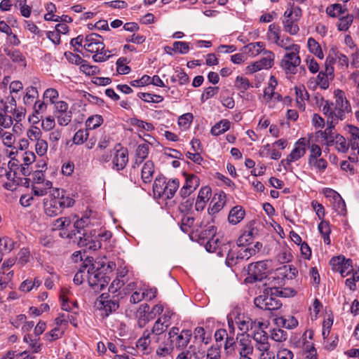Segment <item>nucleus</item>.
<instances>
[{
	"label": "nucleus",
	"mask_w": 359,
	"mask_h": 359,
	"mask_svg": "<svg viewBox=\"0 0 359 359\" xmlns=\"http://www.w3.org/2000/svg\"><path fill=\"white\" fill-rule=\"evenodd\" d=\"M266 282L262 283V286L264 287L262 294L255 298L254 304L256 307L273 313L280 309L283 304L276 295L278 292L276 287H266Z\"/></svg>",
	"instance_id": "f257e3e1"
},
{
	"label": "nucleus",
	"mask_w": 359,
	"mask_h": 359,
	"mask_svg": "<svg viewBox=\"0 0 359 359\" xmlns=\"http://www.w3.org/2000/svg\"><path fill=\"white\" fill-rule=\"evenodd\" d=\"M101 39L100 35L91 33L86 36L83 45L86 51L95 53L93 59L96 62L106 61L110 57V55L107 54L109 51L104 50L105 46Z\"/></svg>",
	"instance_id": "f03ea898"
},
{
	"label": "nucleus",
	"mask_w": 359,
	"mask_h": 359,
	"mask_svg": "<svg viewBox=\"0 0 359 359\" xmlns=\"http://www.w3.org/2000/svg\"><path fill=\"white\" fill-rule=\"evenodd\" d=\"M87 261L90 266L87 270L88 281L89 285L95 292H100L104 290L110 281V278L107 276L99 267H95L93 263V257H87Z\"/></svg>",
	"instance_id": "7ed1b4c3"
},
{
	"label": "nucleus",
	"mask_w": 359,
	"mask_h": 359,
	"mask_svg": "<svg viewBox=\"0 0 359 359\" xmlns=\"http://www.w3.org/2000/svg\"><path fill=\"white\" fill-rule=\"evenodd\" d=\"M179 187L180 182L177 179L166 181L164 177H158L154 180L153 191L158 197L170 199L174 196Z\"/></svg>",
	"instance_id": "20e7f679"
},
{
	"label": "nucleus",
	"mask_w": 359,
	"mask_h": 359,
	"mask_svg": "<svg viewBox=\"0 0 359 359\" xmlns=\"http://www.w3.org/2000/svg\"><path fill=\"white\" fill-rule=\"evenodd\" d=\"M168 339L173 348H183L186 347L191 337V332L189 330H184L180 332L178 327H173L168 332Z\"/></svg>",
	"instance_id": "39448f33"
},
{
	"label": "nucleus",
	"mask_w": 359,
	"mask_h": 359,
	"mask_svg": "<svg viewBox=\"0 0 359 359\" xmlns=\"http://www.w3.org/2000/svg\"><path fill=\"white\" fill-rule=\"evenodd\" d=\"M300 50L290 51L285 54L280 61V67L286 74H296V69L301 63L299 55Z\"/></svg>",
	"instance_id": "423d86ee"
},
{
	"label": "nucleus",
	"mask_w": 359,
	"mask_h": 359,
	"mask_svg": "<svg viewBox=\"0 0 359 359\" xmlns=\"http://www.w3.org/2000/svg\"><path fill=\"white\" fill-rule=\"evenodd\" d=\"M238 343L236 351L239 356L252 355L254 346L250 334L241 333L236 336Z\"/></svg>",
	"instance_id": "0eeeda50"
},
{
	"label": "nucleus",
	"mask_w": 359,
	"mask_h": 359,
	"mask_svg": "<svg viewBox=\"0 0 359 359\" xmlns=\"http://www.w3.org/2000/svg\"><path fill=\"white\" fill-rule=\"evenodd\" d=\"M309 141L305 138H300L295 143L294 148L291 153L287 156V158L282 160V164L285 167L290 165L292 162L296 161L299 159L306 154V145Z\"/></svg>",
	"instance_id": "6e6552de"
},
{
	"label": "nucleus",
	"mask_w": 359,
	"mask_h": 359,
	"mask_svg": "<svg viewBox=\"0 0 359 359\" xmlns=\"http://www.w3.org/2000/svg\"><path fill=\"white\" fill-rule=\"evenodd\" d=\"M78 245L92 250H98L102 246L101 242L97 238L95 230L90 231L89 233H83V236L79 237Z\"/></svg>",
	"instance_id": "1a4fd4ad"
},
{
	"label": "nucleus",
	"mask_w": 359,
	"mask_h": 359,
	"mask_svg": "<svg viewBox=\"0 0 359 359\" xmlns=\"http://www.w3.org/2000/svg\"><path fill=\"white\" fill-rule=\"evenodd\" d=\"M215 234L216 229L212 224L208 225L205 230L201 231L200 236L202 238L208 239L205 245V248L208 252H214L217 248L219 239L217 238H215Z\"/></svg>",
	"instance_id": "9d476101"
},
{
	"label": "nucleus",
	"mask_w": 359,
	"mask_h": 359,
	"mask_svg": "<svg viewBox=\"0 0 359 359\" xmlns=\"http://www.w3.org/2000/svg\"><path fill=\"white\" fill-rule=\"evenodd\" d=\"M251 339L255 341V346L257 351H265L271 348L268 334L264 330H257L252 333Z\"/></svg>",
	"instance_id": "9b49d317"
},
{
	"label": "nucleus",
	"mask_w": 359,
	"mask_h": 359,
	"mask_svg": "<svg viewBox=\"0 0 359 359\" xmlns=\"http://www.w3.org/2000/svg\"><path fill=\"white\" fill-rule=\"evenodd\" d=\"M49 196L50 199H44L45 213L50 217H55L62 213L64 210L58 202V200L57 201L55 198L50 195Z\"/></svg>",
	"instance_id": "f8f14e48"
},
{
	"label": "nucleus",
	"mask_w": 359,
	"mask_h": 359,
	"mask_svg": "<svg viewBox=\"0 0 359 359\" xmlns=\"http://www.w3.org/2000/svg\"><path fill=\"white\" fill-rule=\"evenodd\" d=\"M128 162V152L126 148H116V153L112 160L114 168L117 170H122L125 168Z\"/></svg>",
	"instance_id": "ddd939ff"
},
{
	"label": "nucleus",
	"mask_w": 359,
	"mask_h": 359,
	"mask_svg": "<svg viewBox=\"0 0 359 359\" xmlns=\"http://www.w3.org/2000/svg\"><path fill=\"white\" fill-rule=\"evenodd\" d=\"M50 196L58 200L63 210L73 206L75 203L74 199L66 195V191L63 189H55L50 193Z\"/></svg>",
	"instance_id": "4468645a"
},
{
	"label": "nucleus",
	"mask_w": 359,
	"mask_h": 359,
	"mask_svg": "<svg viewBox=\"0 0 359 359\" xmlns=\"http://www.w3.org/2000/svg\"><path fill=\"white\" fill-rule=\"evenodd\" d=\"M109 297L108 294L103 293L98 298V301L102 306L101 308H102L106 312V316H108L110 313L115 311L119 307L118 300L108 299Z\"/></svg>",
	"instance_id": "2eb2a0df"
},
{
	"label": "nucleus",
	"mask_w": 359,
	"mask_h": 359,
	"mask_svg": "<svg viewBox=\"0 0 359 359\" xmlns=\"http://www.w3.org/2000/svg\"><path fill=\"white\" fill-rule=\"evenodd\" d=\"M266 279V275L265 272L259 271V269H252V266H248V276L245 278V282L250 283H254L256 282L262 283Z\"/></svg>",
	"instance_id": "dca6fc26"
},
{
	"label": "nucleus",
	"mask_w": 359,
	"mask_h": 359,
	"mask_svg": "<svg viewBox=\"0 0 359 359\" xmlns=\"http://www.w3.org/2000/svg\"><path fill=\"white\" fill-rule=\"evenodd\" d=\"M325 194L327 196H332L335 202L334 207L336 210L340 214H344L346 212V204L341 196L337 191L331 189H326Z\"/></svg>",
	"instance_id": "f3484780"
},
{
	"label": "nucleus",
	"mask_w": 359,
	"mask_h": 359,
	"mask_svg": "<svg viewBox=\"0 0 359 359\" xmlns=\"http://www.w3.org/2000/svg\"><path fill=\"white\" fill-rule=\"evenodd\" d=\"M149 309L150 306L147 304H143L140 306L138 325L140 327H143L149 320L154 319V316H151L148 313Z\"/></svg>",
	"instance_id": "a211bd4d"
},
{
	"label": "nucleus",
	"mask_w": 359,
	"mask_h": 359,
	"mask_svg": "<svg viewBox=\"0 0 359 359\" xmlns=\"http://www.w3.org/2000/svg\"><path fill=\"white\" fill-rule=\"evenodd\" d=\"M244 215L245 210L241 206L237 205L229 212L228 220L231 224H236L243 219Z\"/></svg>",
	"instance_id": "6ab92c4d"
},
{
	"label": "nucleus",
	"mask_w": 359,
	"mask_h": 359,
	"mask_svg": "<svg viewBox=\"0 0 359 359\" xmlns=\"http://www.w3.org/2000/svg\"><path fill=\"white\" fill-rule=\"evenodd\" d=\"M337 123L331 120H327V128L321 133L322 137L327 140V144H332L334 142L335 135L334 134V129Z\"/></svg>",
	"instance_id": "aec40b11"
},
{
	"label": "nucleus",
	"mask_w": 359,
	"mask_h": 359,
	"mask_svg": "<svg viewBox=\"0 0 359 359\" xmlns=\"http://www.w3.org/2000/svg\"><path fill=\"white\" fill-rule=\"evenodd\" d=\"M283 20L284 30L291 35H295L298 33L299 28L297 25L299 20H294L293 18H284Z\"/></svg>",
	"instance_id": "412c9836"
},
{
	"label": "nucleus",
	"mask_w": 359,
	"mask_h": 359,
	"mask_svg": "<svg viewBox=\"0 0 359 359\" xmlns=\"http://www.w3.org/2000/svg\"><path fill=\"white\" fill-rule=\"evenodd\" d=\"M154 172V164L151 161H147L142 169V179L145 183L151 181Z\"/></svg>",
	"instance_id": "4be33fe9"
},
{
	"label": "nucleus",
	"mask_w": 359,
	"mask_h": 359,
	"mask_svg": "<svg viewBox=\"0 0 359 359\" xmlns=\"http://www.w3.org/2000/svg\"><path fill=\"white\" fill-rule=\"evenodd\" d=\"M334 95L336 97V102L334 104L337 107H341L346 110V112H350L351 106L348 101L344 97V93L342 90H337L334 91Z\"/></svg>",
	"instance_id": "5701e85b"
},
{
	"label": "nucleus",
	"mask_w": 359,
	"mask_h": 359,
	"mask_svg": "<svg viewBox=\"0 0 359 359\" xmlns=\"http://www.w3.org/2000/svg\"><path fill=\"white\" fill-rule=\"evenodd\" d=\"M276 323L278 325H282L287 329H292L298 325L297 320L293 316H288L287 318L284 317H279L276 318Z\"/></svg>",
	"instance_id": "b1692460"
},
{
	"label": "nucleus",
	"mask_w": 359,
	"mask_h": 359,
	"mask_svg": "<svg viewBox=\"0 0 359 359\" xmlns=\"http://www.w3.org/2000/svg\"><path fill=\"white\" fill-rule=\"evenodd\" d=\"M277 46L287 51H297V50H300V46L294 43L292 39L289 36L283 37Z\"/></svg>",
	"instance_id": "393cba45"
},
{
	"label": "nucleus",
	"mask_w": 359,
	"mask_h": 359,
	"mask_svg": "<svg viewBox=\"0 0 359 359\" xmlns=\"http://www.w3.org/2000/svg\"><path fill=\"white\" fill-rule=\"evenodd\" d=\"M89 223V217H88L76 220L74 224L75 230L72 231L73 234L76 236V233H81L82 230L83 233H88V230L86 228L88 227Z\"/></svg>",
	"instance_id": "a878e982"
},
{
	"label": "nucleus",
	"mask_w": 359,
	"mask_h": 359,
	"mask_svg": "<svg viewBox=\"0 0 359 359\" xmlns=\"http://www.w3.org/2000/svg\"><path fill=\"white\" fill-rule=\"evenodd\" d=\"M149 149L147 144H142L137 147L135 154V164L141 163L147 157Z\"/></svg>",
	"instance_id": "bb28decb"
},
{
	"label": "nucleus",
	"mask_w": 359,
	"mask_h": 359,
	"mask_svg": "<svg viewBox=\"0 0 359 359\" xmlns=\"http://www.w3.org/2000/svg\"><path fill=\"white\" fill-rule=\"evenodd\" d=\"M230 127V122L227 120H222L211 128L213 135H219L227 131Z\"/></svg>",
	"instance_id": "cd10ccee"
},
{
	"label": "nucleus",
	"mask_w": 359,
	"mask_h": 359,
	"mask_svg": "<svg viewBox=\"0 0 359 359\" xmlns=\"http://www.w3.org/2000/svg\"><path fill=\"white\" fill-rule=\"evenodd\" d=\"M173 348H174L168 337L165 341H163L159 345V346L156 349V353L160 356L164 357L171 353Z\"/></svg>",
	"instance_id": "c85d7f7f"
},
{
	"label": "nucleus",
	"mask_w": 359,
	"mask_h": 359,
	"mask_svg": "<svg viewBox=\"0 0 359 359\" xmlns=\"http://www.w3.org/2000/svg\"><path fill=\"white\" fill-rule=\"evenodd\" d=\"M236 341V338L234 339L233 336H231V335H229L226 338L224 346V349L225 353L227 355H231L232 354H233L236 352V348H237Z\"/></svg>",
	"instance_id": "c756f323"
},
{
	"label": "nucleus",
	"mask_w": 359,
	"mask_h": 359,
	"mask_svg": "<svg viewBox=\"0 0 359 359\" xmlns=\"http://www.w3.org/2000/svg\"><path fill=\"white\" fill-rule=\"evenodd\" d=\"M307 43L309 50L311 53H313L320 59H323L324 57L320 46L314 39L309 38Z\"/></svg>",
	"instance_id": "7c9ffc66"
},
{
	"label": "nucleus",
	"mask_w": 359,
	"mask_h": 359,
	"mask_svg": "<svg viewBox=\"0 0 359 359\" xmlns=\"http://www.w3.org/2000/svg\"><path fill=\"white\" fill-rule=\"evenodd\" d=\"M336 149L341 153H346L349 148V144L346 142L345 137L339 134L335 135L334 142Z\"/></svg>",
	"instance_id": "2f4dec72"
},
{
	"label": "nucleus",
	"mask_w": 359,
	"mask_h": 359,
	"mask_svg": "<svg viewBox=\"0 0 359 359\" xmlns=\"http://www.w3.org/2000/svg\"><path fill=\"white\" fill-rule=\"evenodd\" d=\"M184 175L186 177V182L184 186L187 187L190 191L194 192L200 184L199 178L194 174L187 175L184 172Z\"/></svg>",
	"instance_id": "473e14b6"
},
{
	"label": "nucleus",
	"mask_w": 359,
	"mask_h": 359,
	"mask_svg": "<svg viewBox=\"0 0 359 359\" xmlns=\"http://www.w3.org/2000/svg\"><path fill=\"white\" fill-rule=\"evenodd\" d=\"M76 318L72 314L60 313L55 318V323L57 325H61L63 323L67 324L68 323H72L74 326L76 327Z\"/></svg>",
	"instance_id": "72a5a7b5"
},
{
	"label": "nucleus",
	"mask_w": 359,
	"mask_h": 359,
	"mask_svg": "<svg viewBox=\"0 0 359 359\" xmlns=\"http://www.w3.org/2000/svg\"><path fill=\"white\" fill-rule=\"evenodd\" d=\"M347 9L344 8L339 4H334L330 6H328L326 9L327 13L331 17H338L341 14H344L346 12Z\"/></svg>",
	"instance_id": "f704fd0d"
},
{
	"label": "nucleus",
	"mask_w": 359,
	"mask_h": 359,
	"mask_svg": "<svg viewBox=\"0 0 359 359\" xmlns=\"http://www.w3.org/2000/svg\"><path fill=\"white\" fill-rule=\"evenodd\" d=\"M137 97L147 102L159 103L163 101L162 96L148 93H139Z\"/></svg>",
	"instance_id": "c9c22d12"
},
{
	"label": "nucleus",
	"mask_w": 359,
	"mask_h": 359,
	"mask_svg": "<svg viewBox=\"0 0 359 359\" xmlns=\"http://www.w3.org/2000/svg\"><path fill=\"white\" fill-rule=\"evenodd\" d=\"M349 133L351 135V145L353 149H356L359 147V128L350 126Z\"/></svg>",
	"instance_id": "e433bc0d"
},
{
	"label": "nucleus",
	"mask_w": 359,
	"mask_h": 359,
	"mask_svg": "<svg viewBox=\"0 0 359 359\" xmlns=\"http://www.w3.org/2000/svg\"><path fill=\"white\" fill-rule=\"evenodd\" d=\"M344 260V256L334 257L331 259L330 264L334 271L339 272L341 274L344 273L345 269L343 270L342 265Z\"/></svg>",
	"instance_id": "4c0bfd02"
},
{
	"label": "nucleus",
	"mask_w": 359,
	"mask_h": 359,
	"mask_svg": "<svg viewBox=\"0 0 359 359\" xmlns=\"http://www.w3.org/2000/svg\"><path fill=\"white\" fill-rule=\"evenodd\" d=\"M90 266V264L88 262L87 259L85 260L81 268L79 270V271L75 274L74 277V283L76 285H81L84 280V273L85 271L88 270Z\"/></svg>",
	"instance_id": "58836bf2"
},
{
	"label": "nucleus",
	"mask_w": 359,
	"mask_h": 359,
	"mask_svg": "<svg viewBox=\"0 0 359 359\" xmlns=\"http://www.w3.org/2000/svg\"><path fill=\"white\" fill-rule=\"evenodd\" d=\"M253 240V232L252 231H245L244 232L237 241L238 246H245L248 244H250Z\"/></svg>",
	"instance_id": "ea45409f"
},
{
	"label": "nucleus",
	"mask_w": 359,
	"mask_h": 359,
	"mask_svg": "<svg viewBox=\"0 0 359 359\" xmlns=\"http://www.w3.org/2000/svg\"><path fill=\"white\" fill-rule=\"evenodd\" d=\"M6 55L11 58L14 62H21L25 60V57L18 50H9L8 48L4 49Z\"/></svg>",
	"instance_id": "a19ab883"
},
{
	"label": "nucleus",
	"mask_w": 359,
	"mask_h": 359,
	"mask_svg": "<svg viewBox=\"0 0 359 359\" xmlns=\"http://www.w3.org/2000/svg\"><path fill=\"white\" fill-rule=\"evenodd\" d=\"M72 111L67 110L65 112L60 113L55 116L60 126H67L72 121Z\"/></svg>",
	"instance_id": "79ce46f5"
},
{
	"label": "nucleus",
	"mask_w": 359,
	"mask_h": 359,
	"mask_svg": "<svg viewBox=\"0 0 359 359\" xmlns=\"http://www.w3.org/2000/svg\"><path fill=\"white\" fill-rule=\"evenodd\" d=\"M194 218L191 216L184 215L180 224V229L184 233H188L192 227Z\"/></svg>",
	"instance_id": "37998d69"
},
{
	"label": "nucleus",
	"mask_w": 359,
	"mask_h": 359,
	"mask_svg": "<svg viewBox=\"0 0 359 359\" xmlns=\"http://www.w3.org/2000/svg\"><path fill=\"white\" fill-rule=\"evenodd\" d=\"M353 20V15H347L339 18V22L337 25L339 31H346L352 24Z\"/></svg>",
	"instance_id": "c03bdc74"
},
{
	"label": "nucleus",
	"mask_w": 359,
	"mask_h": 359,
	"mask_svg": "<svg viewBox=\"0 0 359 359\" xmlns=\"http://www.w3.org/2000/svg\"><path fill=\"white\" fill-rule=\"evenodd\" d=\"M194 336L196 339H200L201 341L205 344H209L211 340V335L208 334V336H206L205 331L204 328L202 327H197L194 330Z\"/></svg>",
	"instance_id": "a18cd8bd"
},
{
	"label": "nucleus",
	"mask_w": 359,
	"mask_h": 359,
	"mask_svg": "<svg viewBox=\"0 0 359 359\" xmlns=\"http://www.w3.org/2000/svg\"><path fill=\"white\" fill-rule=\"evenodd\" d=\"M103 123V118L100 115H94L90 116L86 121V126L90 129H95Z\"/></svg>",
	"instance_id": "49530a36"
},
{
	"label": "nucleus",
	"mask_w": 359,
	"mask_h": 359,
	"mask_svg": "<svg viewBox=\"0 0 359 359\" xmlns=\"http://www.w3.org/2000/svg\"><path fill=\"white\" fill-rule=\"evenodd\" d=\"M271 338L276 341H285L287 339V333L281 329H273L271 333Z\"/></svg>",
	"instance_id": "de8ad7c7"
},
{
	"label": "nucleus",
	"mask_w": 359,
	"mask_h": 359,
	"mask_svg": "<svg viewBox=\"0 0 359 359\" xmlns=\"http://www.w3.org/2000/svg\"><path fill=\"white\" fill-rule=\"evenodd\" d=\"M302 15V9L298 6H295L291 9H287L284 13V18H293L294 20H299Z\"/></svg>",
	"instance_id": "09e8293b"
},
{
	"label": "nucleus",
	"mask_w": 359,
	"mask_h": 359,
	"mask_svg": "<svg viewBox=\"0 0 359 359\" xmlns=\"http://www.w3.org/2000/svg\"><path fill=\"white\" fill-rule=\"evenodd\" d=\"M15 245V242L8 237H3L0 238L1 251L4 250L8 252H11Z\"/></svg>",
	"instance_id": "8fccbe9b"
},
{
	"label": "nucleus",
	"mask_w": 359,
	"mask_h": 359,
	"mask_svg": "<svg viewBox=\"0 0 359 359\" xmlns=\"http://www.w3.org/2000/svg\"><path fill=\"white\" fill-rule=\"evenodd\" d=\"M70 225L71 220L69 217L58 218L53 223L54 229L55 230L65 229Z\"/></svg>",
	"instance_id": "3c124183"
},
{
	"label": "nucleus",
	"mask_w": 359,
	"mask_h": 359,
	"mask_svg": "<svg viewBox=\"0 0 359 359\" xmlns=\"http://www.w3.org/2000/svg\"><path fill=\"white\" fill-rule=\"evenodd\" d=\"M316 84L319 86L322 89H327L329 87L328 76L321 71L317 76Z\"/></svg>",
	"instance_id": "603ef678"
},
{
	"label": "nucleus",
	"mask_w": 359,
	"mask_h": 359,
	"mask_svg": "<svg viewBox=\"0 0 359 359\" xmlns=\"http://www.w3.org/2000/svg\"><path fill=\"white\" fill-rule=\"evenodd\" d=\"M280 270L283 271L281 274H283L285 278L290 279L295 277L298 273L297 269L291 265H285L282 268H280Z\"/></svg>",
	"instance_id": "864d4df0"
},
{
	"label": "nucleus",
	"mask_w": 359,
	"mask_h": 359,
	"mask_svg": "<svg viewBox=\"0 0 359 359\" xmlns=\"http://www.w3.org/2000/svg\"><path fill=\"white\" fill-rule=\"evenodd\" d=\"M35 149L37 154L40 156L45 155L48 149V143L43 139L38 140L36 142Z\"/></svg>",
	"instance_id": "5fc2aeb1"
},
{
	"label": "nucleus",
	"mask_w": 359,
	"mask_h": 359,
	"mask_svg": "<svg viewBox=\"0 0 359 359\" xmlns=\"http://www.w3.org/2000/svg\"><path fill=\"white\" fill-rule=\"evenodd\" d=\"M125 284V274L121 275L120 278H117L113 280L109 286V291L111 292H116Z\"/></svg>",
	"instance_id": "6e6d98bb"
},
{
	"label": "nucleus",
	"mask_w": 359,
	"mask_h": 359,
	"mask_svg": "<svg viewBox=\"0 0 359 359\" xmlns=\"http://www.w3.org/2000/svg\"><path fill=\"white\" fill-rule=\"evenodd\" d=\"M127 62V59L125 57L119 58L116 62V71L120 74H127L130 72V67L125 65L124 63Z\"/></svg>",
	"instance_id": "4d7b16f0"
},
{
	"label": "nucleus",
	"mask_w": 359,
	"mask_h": 359,
	"mask_svg": "<svg viewBox=\"0 0 359 359\" xmlns=\"http://www.w3.org/2000/svg\"><path fill=\"white\" fill-rule=\"evenodd\" d=\"M332 112V116H333V118L331 121L338 123L339 120H343L345 118V113L346 112V110H344L341 107H337L334 104Z\"/></svg>",
	"instance_id": "13d9d810"
},
{
	"label": "nucleus",
	"mask_w": 359,
	"mask_h": 359,
	"mask_svg": "<svg viewBox=\"0 0 359 359\" xmlns=\"http://www.w3.org/2000/svg\"><path fill=\"white\" fill-rule=\"evenodd\" d=\"M88 133L86 130H79L74 135L73 142L76 144H81L87 140Z\"/></svg>",
	"instance_id": "bf43d9fd"
},
{
	"label": "nucleus",
	"mask_w": 359,
	"mask_h": 359,
	"mask_svg": "<svg viewBox=\"0 0 359 359\" xmlns=\"http://www.w3.org/2000/svg\"><path fill=\"white\" fill-rule=\"evenodd\" d=\"M175 53L186 54L189 50V43L184 41H175L173 43Z\"/></svg>",
	"instance_id": "052dcab7"
},
{
	"label": "nucleus",
	"mask_w": 359,
	"mask_h": 359,
	"mask_svg": "<svg viewBox=\"0 0 359 359\" xmlns=\"http://www.w3.org/2000/svg\"><path fill=\"white\" fill-rule=\"evenodd\" d=\"M62 137V133L60 130H54L49 134V140L53 149H56L57 147V142Z\"/></svg>",
	"instance_id": "680f3d73"
},
{
	"label": "nucleus",
	"mask_w": 359,
	"mask_h": 359,
	"mask_svg": "<svg viewBox=\"0 0 359 359\" xmlns=\"http://www.w3.org/2000/svg\"><path fill=\"white\" fill-rule=\"evenodd\" d=\"M58 97L59 93L55 88H48L43 93V98L49 100L51 104H55Z\"/></svg>",
	"instance_id": "e2e57ef3"
},
{
	"label": "nucleus",
	"mask_w": 359,
	"mask_h": 359,
	"mask_svg": "<svg viewBox=\"0 0 359 359\" xmlns=\"http://www.w3.org/2000/svg\"><path fill=\"white\" fill-rule=\"evenodd\" d=\"M38 94V91L35 87L30 86L27 88V93L24 97V102L25 104H31L35 95Z\"/></svg>",
	"instance_id": "0e129e2a"
},
{
	"label": "nucleus",
	"mask_w": 359,
	"mask_h": 359,
	"mask_svg": "<svg viewBox=\"0 0 359 359\" xmlns=\"http://www.w3.org/2000/svg\"><path fill=\"white\" fill-rule=\"evenodd\" d=\"M168 327V326L161 323V319H158L153 326L151 333L155 335H161L166 330Z\"/></svg>",
	"instance_id": "69168bd1"
},
{
	"label": "nucleus",
	"mask_w": 359,
	"mask_h": 359,
	"mask_svg": "<svg viewBox=\"0 0 359 359\" xmlns=\"http://www.w3.org/2000/svg\"><path fill=\"white\" fill-rule=\"evenodd\" d=\"M194 119V116L191 113H187L180 116L178 119V124L185 128H188Z\"/></svg>",
	"instance_id": "338daca9"
},
{
	"label": "nucleus",
	"mask_w": 359,
	"mask_h": 359,
	"mask_svg": "<svg viewBox=\"0 0 359 359\" xmlns=\"http://www.w3.org/2000/svg\"><path fill=\"white\" fill-rule=\"evenodd\" d=\"M221 349L219 346H212L207 353V358L208 359H220Z\"/></svg>",
	"instance_id": "774afa93"
}]
</instances>
